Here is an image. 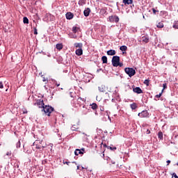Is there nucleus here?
Returning a JSON list of instances; mask_svg holds the SVG:
<instances>
[{
  "instance_id": "obj_1",
  "label": "nucleus",
  "mask_w": 178,
  "mask_h": 178,
  "mask_svg": "<svg viewBox=\"0 0 178 178\" xmlns=\"http://www.w3.org/2000/svg\"><path fill=\"white\" fill-rule=\"evenodd\" d=\"M54 111V107L47 105L43 106V108L42 109V112H44L45 115H47V116H51V113H52Z\"/></svg>"
},
{
  "instance_id": "obj_2",
  "label": "nucleus",
  "mask_w": 178,
  "mask_h": 178,
  "mask_svg": "<svg viewBox=\"0 0 178 178\" xmlns=\"http://www.w3.org/2000/svg\"><path fill=\"white\" fill-rule=\"evenodd\" d=\"M124 72L129 77H133L136 74V70L131 67H126Z\"/></svg>"
},
{
  "instance_id": "obj_3",
  "label": "nucleus",
  "mask_w": 178,
  "mask_h": 178,
  "mask_svg": "<svg viewBox=\"0 0 178 178\" xmlns=\"http://www.w3.org/2000/svg\"><path fill=\"white\" fill-rule=\"evenodd\" d=\"M33 105L35 106H38V108H40L42 109L44 108L45 104H44V100H42V99H39L35 100Z\"/></svg>"
},
{
  "instance_id": "obj_4",
  "label": "nucleus",
  "mask_w": 178,
  "mask_h": 178,
  "mask_svg": "<svg viewBox=\"0 0 178 178\" xmlns=\"http://www.w3.org/2000/svg\"><path fill=\"white\" fill-rule=\"evenodd\" d=\"M111 62L114 67H118V65L120 62V57H119L118 56H113Z\"/></svg>"
},
{
  "instance_id": "obj_5",
  "label": "nucleus",
  "mask_w": 178,
  "mask_h": 178,
  "mask_svg": "<svg viewBox=\"0 0 178 178\" xmlns=\"http://www.w3.org/2000/svg\"><path fill=\"white\" fill-rule=\"evenodd\" d=\"M108 22L111 23H114V22L115 23H119V17L117 15H111L108 17Z\"/></svg>"
},
{
  "instance_id": "obj_6",
  "label": "nucleus",
  "mask_w": 178,
  "mask_h": 178,
  "mask_svg": "<svg viewBox=\"0 0 178 178\" xmlns=\"http://www.w3.org/2000/svg\"><path fill=\"white\" fill-rule=\"evenodd\" d=\"M149 113H148V111H143L141 113H139L138 114V116H139L140 118H148Z\"/></svg>"
},
{
  "instance_id": "obj_7",
  "label": "nucleus",
  "mask_w": 178,
  "mask_h": 178,
  "mask_svg": "<svg viewBox=\"0 0 178 178\" xmlns=\"http://www.w3.org/2000/svg\"><path fill=\"white\" fill-rule=\"evenodd\" d=\"M65 16H66V19H67V20H72V19H73L74 15H73V13L69 12V13H66Z\"/></svg>"
},
{
  "instance_id": "obj_8",
  "label": "nucleus",
  "mask_w": 178,
  "mask_h": 178,
  "mask_svg": "<svg viewBox=\"0 0 178 178\" xmlns=\"http://www.w3.org/2000/svg\"><path fill=\"white\" fill-rule=\"evenodd\" d=\"M134 92H136V94H143V90L140 88V87H136L133 89Z\"/></svg>"
},
{
  "instance_id": "obj_9",
  "label": "nucleus",
  "mask_w": 178,
  "mask_h": 178,
  "mask_svg": "<svg viewBox=\"0 0 178 178\" xmlns=\"http://www.w3.org/2000/svg\"><path fill=\"white\" fill-rule=\"evenodd\" d=\"M107 55L109 56H113V55H116V51L113 49L108 50L107 51Z\"/></svg>"
},
{
  "instance_id": "obj_10",
  "label": "nucleus",
  "mask_w": 178,
  "mask_h": 178,
  "mask_svg": "<svg viewBox=\"0 0 178 178\" xmlns=\"http://www.w3.org/2000/svg\"><path fill=\"white\" fill-rule=\"evenodd\" d=\"M74 154L76 156H78V155H83L84 152L80 150V149H76L74 151Z\"/></svg>"
},
{
  "instance_id": "obj_11",
  "label": "nucleus",
  "mask_w": 178,
  "mask_h": 178,
  "mask_svg": "<svg viewBox=\"0 0 178 178\" xmlns=\"http://www.w3.org/2000/svg\"><path fill=\"white\" fill-rule=\"evenodd\" d=\"M75 54L77 56H81V55H83V49H77Z\"/></svg>"
},
{
  "instance_id": "obj_12",
  "label": "nucleus",
  "mask_w": 178,
  "mask_h": 178,
  "mask_svg": "<svg viewBox=\"0 0 178 178\" xmlns=\"http://www.w3.org/2000/svg\"><path fill=\"white\" fill-rule=\"evenodd\" d=\"M122 2L125 6H127V5H131L133 3V0H122Z\"/></svg>"
},
{
  "instance_id": "obj_13",
  "label": "nucleus",
  "mask_w": 178,
  "mask_h": 178,
  "mask_svg": "<svg viewBox=\"0 0 178 178\" xmlns=\"http://www.w3.org/2000/svg\"><path fill=\"white\" fill-rule=\"evenodd\" d=\"M90 12H91V10L89 8H86L83 11L84 16H86V17H88L90 15Z\"/></svg>"
},
{
  "instance_id": "obj_14",
  "label": "nucleus",
  "mask_w": 178,
  "mask_h": 178,
  "mask_svg": "<svg viewBox=\"0 0 178 178\" xmlns=\"http://www.w3.org/2000/svg\"><path fill=\"white\" fill-rule=\"evenodd\" d=\"M142 41L145 42V44H147V42H149V38L147 36H143L142 37Z\"/></svg>"
},
{
  "instance_id": "obj_15",
  "label": "nucleus",
  "mask_w": 178,
  "mask_h": 178,
  "mask_svg": "<svg viewBox=\"0 0 178 178\" xmlns=\"http://www.w3.org/2000/svg\"><path fill=\"white\" fill-rule=\"evenodd\" d=\"M56 48L58 51H60L61 49H63V44L62 43H58L56 45Z\"/></svg>"
},
{
  "instance_id": "obj_16",
  "label": "nucleus",
  "mask_w": 178,
  "mask_h": 178,
  "mask_svg": "<svg viewBox=\"0 0 178 178\" xmlns=\"http://www.w3.org/2000/svg\"><path fill=\"white\" fill-rule=\"evenodd\" d=\"M75 48H79V49H83V43H74Z\"/></svg>"
},
{
  "instance_id": "obj_17",
  "label": "nucleus",
  "mask_w": 178,
  "mask_h": 178,
  "mask_svg": "<svg viewBox=\"0 0 178 178\" xmlns=\"http://www.w3.org/2000/svg\"><path fill=\"white\" fill-rule=\"evenodd\" d=\"M102 60L103 63H108V57H106V56H103L102 57Z\"/></svg>"
},
{
  "instance_id": "obj_18",
  "label": "nucleus",
  "mask_w": 178,
  "mask_h": 178,
  "mask_svg": "<svg viewBox=\"0 0 178 178\" xmlns=\"http://www.w3.org/2000/svg\"><path fill=\"white\" fill-rule=\"evenodd\" d=\"M172 28L178 30V21H175L173 22Z\"/></svg>"
},
{
  "instance_id": "obj_19",
  "label": "nucleus",
  "mask_w": 178,
  "mask_h": 178,
  "mask_svg": "<svg viewBox=\"0 0 178 178\" xmlns=\"http://www.w3.org/2000/svg\"><path fill=\"white\" fill-rule=\"evenodd\" d=\"M80 28L77 27V26H74L72 27V31L74 34H76V33H77L79 31Z\"/></svg>"
},
{
  "instance_id": "obj_20",
  "label": "nucleus",
  "mask_w": 178,
  "mask_h": 178,
  "mask_svg": "<svg viewBox=\"0 0 178 178\" xmlns=\"http://www.w3.org/2000/svg\"><path fill=\"white\" fill-rule=\"evenodd\" d=\"M120 51H127V46H124V45L121 46L120 47Z\"/></svg>"
},
{
  "instance_id": "obj_21",
  "label": "nucleus",
  "mask_w": 178,
  "mask_h": 178,
  "mask_svg": "<svg viewBox=\"0 0 178 178\" xmlns=\"http://www.w3.org/2000/svg\"><path fill=\"white\" fill-rule=\"evenodd\" d=\"M132 110L137 109V104L133 103L130 105Z\"/></svg>"
},
{
  "instance_id": "obj_22",
  "label": "nucleus",
  "mask_w": 178,
  "mask_h": 178,
  "mask_svg": "<svg viewBox=\"0 0 178 178\" xmlns=\"http://www.w3.org/2000/svg\"><path fill=\"white\" fill-rule=\"evenodd\" d=\"M23 23L24 24H29V18H27V17L23 18Z\"/></svg>"
},
{
  "instance_id": "obj_23",
  "label": "nucleus",
  "mask_w": 178,
  "mask_h": 178,
  "mask_svg": "<svg viewBox=\"0 0 178 178\" xmlns=\"http://www.w3.org/2000/svg\"><path fill=\"white\" fill-rule=\"evenodd\" d=\"M158 138H160V140H162L163 138V134L162 131H159L158 133Z\"/></svg>"
},
{
  "instance_id": "obj_24",
  "label": "nucleus",
  "mask_w": 178,
  "mask_h": 178,
  "mask_svg": "<svg viewBox=\"0 0 178 178\" xmlns=\"http://www.w3.org/2000/svg\"><path fill=\"white\" fill-rule=\"evenodd\" d=\"M156 27H158V29H163V23L159 22L158 24L156 25Z\"/></svg>"
},
{
  "instance_id": "obj_25",
  "label": "nucleus",
  "mask_w": 178,
  "mask_h": 178,
  "mask_svg": "<svg viewBox=\"0 0 178 178\" xmlns=\"http://www.w3.org/2000/svg\"><path fill=\"white\" fill-rule=\"evenodd\" d=\"M91 108L93 110L97 109L98 105H97V104H95V103H93L91 104Z\"/></svg>"
},
{
  "instance_id": "obj_26",
  "label": "nucleus",
  "mask_w": 178,
  "mask_h": 178,
  "mask_svg": "<svg viewBox=\"0 0 178 178\" xmlns=\"http://www.w3.org/2000/svg\"><path fill=\"white\" fill-rule=\"evenodd\" d=\"M99 90L100 91V92H105V88L103 86H99Z\"/></svg>"
},
{
  "instance_id": "obj_27",
  "label": "nucleus",
  "mask_w": 178,
  "mask_h": 178,
  "mask_svg": "<svg viewBox=\"0 0 178 178\" xmlns=\"http://www.w3.org/2000/svg\"><path fill=\"white\" fill-rule=\"evenodd\" d=\"M108 149H111V151H116L117 148L116 147H111V146H108L107 147Z\"/></svg>"
},
{
  "instance_id": "obj_28",
  "label": "nucleus",
  "mask_w": 178,
  "mask_h": 178,
  "mask_svg": "<svg viewBox=\"0 0 178 178\" xmlns=\"http://www.w3.org/2000/svg\"><path fill=\"white\" fill-rule=\"evenodd\" d=\"M144 84H145V86H149V79H145L144 81Z\"/></svg>"
},
{
  "instance_id": "obj_29",
  "label": "nucleus",
  "mask_w": 178,
  "mask_h": 178,
  "mask_svg": "<svg viewBox=\"0 0 178 178\" xmlns=\"http://www.w3.org/2000/svg\"><path fill=\"white\" fill-rule=\"evenodd\" d=\"M33 145H35V148L37 149H41V145H35V143H33Z\"/></svg>"
},
{
  "instance_id": "obj_30",
  "label": "nucleus",
  "mask_w": 178,
  "mask_h": 178,
  "mask_svg": "<svg viewBox=\"0 0 178 178\" xmlns=\"http://www.w3.org/2000/svg\"><path fill=\"white\" fill-rule=\"evenodd\" d=\"M163 90H162V92H163V90H165V88H168V86L166 85V83H163Z\"/></svg>"
},
{
  "instance_id": "obj_31",
  "label": "nucleus",
  "mask_w": 178,
  "mask_h": 178,
  "mask_svg": "<svg viewBox=\"0 0 178 178\" xmlns=\"http://www.w3.org/2000/svg\"><path fill=\"white\" fill-rule=\"evenodd\" d=\"M42 81L45 83H48V78L43 77Z\"/></svg>"
},
{
  "instance_id": "obj_32",
  "label": "nucleus",
  "mask_w": 178,
  "mask_h": 178,
  "mask_svg": "<svg viewBox=\"0 0 178 178\" xmlns=\"http://www.w3.org/2000/svg\"><path fill=\"white\" fill-rule=\"evenodd\" d=\"M33 30H34L33 34H35V35H37V34H38V32L37 31V28H34Z\"/></svg>"
},
{
  "instance_id": "obj_33",
  "label": "nucleus",
  "mask_w": 178,
  "mask_h": 178,
  "mask_svg": "<svg viewBox=\"0 0 178 178\" xmlns=\"http://www.w3.org/2000/svg\"><path fill=\"white\" fill-rule=\"evenodd\" d=\"M152 12H153L154 15H156V12H159V11L155 10V8H152Z\"/></svg>"
},
{
  "instance_id": "obj_34",
  "label": "nucleus",
  "mask_w": 178,
  "mask_h": 178,
  "mask_svg": "<svg viewBox=\"0 0 178 178\" xmlns=\"http://www.w3.org/2000/svg\"><path fill=\"white\" fill-rule=\"evenodd\" d=\"M162 92H161V93H159V95H156V98H161V97H162Z\"/></svg>"
},
{
  "instance_id": "obj_35",
  "label": "nucleus",
  "mask_w": 178,
  "mask_h": 178,
  "mask_svg": "<svg viewBox=\"0 0 178 178\" xmlns=\"http://www.w3.org/2000/svg\"><path fill=\"white\" fill-rule=\"evenodd\" d=\"M17 148H20V140L17 143Z\"/></svg>"
},
{
  "instance_id": "obj_36",
  "label": "nucleus",
  "mask_w": 178,
  "mask_h": 178,
  "mask_svg": "<svg viewBox=\"0 0 178 178\" xmlns=\"http://www.w3.org/2000/svg\"><path fill=\"white\" fill-rule=\"evenodd\" d=\"M6 155L7 156H10V155H12V152H7Z\"/></svg>"
},
{
  "instance_id": "obj_37",
  "label": "nucleus",
  "mask_w": 178,
  "mask_h": 178,
  "mask_svg": "<svg viewBox=\"0 0 178 178\" xmlns=\"http://www.w3.org/2000/svg\"><path fill=\"white\" fill-rule=\"evenodd\" d=\"M172 177H175V178L178 177L177 175H176V172L172 173Z\"/></svg>"
},
{
  "instance_id": "obj_38",
  "label": "nucleus",
  "mask_w": 178,
  "mask_h": 178,
  "mask_svg": "<svg viewBox=\"0 0 178 178\" xmlns=\"http://www.w3.org/2000/svg\"><path fill=\"white\" fill-rule=\"evenodd\" d=\"M100 12L102 13H106V10H105V9H102L101 10H100Z\"/></svg>"
},
{
  "instance_id": "obj_39",
  "label": "nucleus",
  "mask_w": 178,
  "mask_h": 178,
  "mask_svg": "<svg viewBox=\"0 0 178 178\" xmlns=\"http://www.w3.org/2000/svg\"><path fill=\"white\" fill-rule=\"evenodd\" d=\"M118 66H120V67H122L123 64L122 63H120V61Z\"/></svg>"
},
{
  "instance_id": "obj_40",
  "label": "nucleus",
  "mask_w": 178,
  "mask_h": 178,
  "mask_svg": "<svg viewBox=\"0 0 178 178\" xmlns=\"http://www.w3.org/2000/svg\"><path fill=\"white\" fill-rule=\"evenodd\" d=\"M0 88H3V83L0 81Z\"/></svg>"
},
{
  "instance_id": "obj_41",
  "label": "nucleus",
  "mask_w": 178,
  "mask_h": 178,
  "mask_svg": "<svg viewBox=\"0 0 178 178\" xmlns=\"http://www.w3.org/2000/svg\"><path fill=\"white\" fill-rule=\"evenodd\" d=\"M80 151H81L82 152H86V149L81 148V149H80Z\"/></svg>"
},
{
  "instance_id": "obj_42",
  "label": "nucleus",
  "mask_w": 178,
  "mask_h": 178,
  "mask_svg": "<svg viewBox=\"0 0 178 178\" xmlns=\"http://www.w3.org/2000/svg\"><path fill=\"white\" fill-rule=\"evenodd\" d=\"M103 146H104V148H108V147H109V146H107L106 144H105V143L103 144Z\"/></svg>"
},
{
  "instance_id": "obj_43",
  "label": "nucleus",
  "mask_w": 178,
  "mask_h": 178,
  "mask_svg": "<svg viewBox=\"0 0 178 178\" xmlns=\"http://www.w3.org/2000/svg\"><path fill=\"white\" fill-rule=\"evenodd\" d=\"M167 165L169 166V163H170V160L167 161Z\"/></svg>"
},
{
  "instance_id": "obj_44",
  "label": "nucleus",
  "mask_w": 178,
  "mask_h": 178,
  "mask_svg": "<svg viewBox=\"0 0 178 178\" xmlns=\"http://www.w3.org/2000/svg\"><path fill=\"white\" fill-rule=\"evenodd\" d=\"M117 166H118V168H122V164H120V165L118 164Z\"/></svg>"
},
{
  "instance_id": "obj_45",
  "label": "nucleus",
  "mask_w": 178,
  "mask_h": 178,
  "mask_svg": "<svg viewBox=\"0 0 178 178\" xmlns=\"http://www.w3.org/2000/svg\"><path fill=\"white\" fill-rule=\"evenodd\" d=\"M56 86L57 87H59V86H60V84L56 83Z\"/></svg>"
},
{
  "instance_id": "obj_46",
  "label": "nucleus",
  "mask_w": 178,
  "mask_h": 178,
  "mask_svg": "<svg viewBox=\"0 0 178 178\" xmlns=\"http://www.w3.org/2000/svg\"><path fill=\"white\" fill-rule=\"evenodd\" d=\"M65 163H66V165H69V164L70 163V162L67 161V162H65Z\"/></svg>"
},
{
  "instance_id": "obj_47",
  "label": "nucleus",
  "mask_w": 178,
  "mask_h": 178,
  "mask_svg": "<svg viewBox=\"0 0 178 178\" xmlns=\"http://www.w3.org/2000/svg\"><path fill=\"white\" fill-rule=\"evenodd\" d=\"M100 110H101L102 111H104V107H102V108H100Z\"/></svg>"
},
{
  "instance_id": "obj_48",
  "label": "nucleus",
  "mask_w": 178,
  "mask_h": 178,
  "mask_svg": "<svg viewBox=\"0 0 178 178\" xmlns=\"http://www.w3.org/2000/svg\"><path fill=\"white\" fill-rule=\"evenodd\" d=\"M112 162V163L113 164V165H115V162L114 161H111Z\"/></svg>"
},
{
  "instance_id": "obj_49",
  "label": "nucleus",
  "mask_w": 178,
  "mask_h": 178,
  "mask_svg": "<svg viewBox=\"0 0 178 178\" xmlns=\"http://www.w3.org/2000/svg\"><path fill=\"white\" fill-rule=\"evenodd\" d=\"M72 163H75V165H77V163H76V162H74H74H72Z\"/></svg>"
},
{
  "instance_id": "obj_50",
  "label": "nucleus",
  "mask_w": 178,
  "mask_h": 178,
  "mask_svg": "<svg viewBox=\"0 0 178 178\" xmlns=\"http://www.w3.org/2000/svg\"><path fill=\"white\" fill-rule=\"evenodd\" d=\"M147 132L150 133V131L149 130H147Z\"/></svg>"
},
{
  "instance_id": "obj_51",
  "label": "nucleus",
  "mask_w": 178,
  "mask_h": 178,
  "mask_svg": "<svg viewBox=\"0 0 178 178\" xmlns=\"http://www.w3.org/2000/svg\"><path fill=\"white\" fill-rule=\"evenodd\" d=\"M147 132L150 133V131L149 130H147Z\"/></svg>"
},
{
  "instance_id": "obj_52",
  "label": "nucleus",
  "mask_w": 178,
  "mask_h": 178,
  "mask_svg": "<svg viewBox=\"0 0 178 178\" xmlns=\"http://www.w3.org/2000/svg\"><path fill=\"white\" fill-rule=\"evenodd\" d=\"M147 132L150 133V131L149 130H147Z\"/></svg>"
},
{
  "instance_id": "obj_53",
  "label": "nucleus",
  "mask_w": 178,
  "mask_h": 178,
  "mask_svg": "<svg viewBox=\"0 0 178 178\" xmlns=\"http://www.w3.org/2000/svg\"><path fill=\"white\" fill-rule=\"evenodd\" d=\"M77 169L79 170V166H77Z\"/></svg>"
},
{
  "instance_id": "obj_54",
  "label": "nucleus",
  "mask_w": 178,
  "mask_h": 178,
  "mask_svg": "<svg viewBox=\"0 0 178 178\" xmlns=\"http://www.w3.org/2000/svg\"><path fill=\"white\" fill-rule=\"evenodd\" d=\"M6 91H8V89H6Z\"/></svg>"
},
{
  "instance_id": "obj_55",
  "label": "nucleus",
  "mask_w": 178,
  "mask_h": 178,
  "mask_svg": "<svg viewBox=\"0 0 178 178\" xmlns=\"http://www.w3.org/2000/svg\"><path fill=\"white\" fill-rule=\"evenodd\" d=\"M177 178H178V177H177Z\"/></svg>"
}]
</instances>
